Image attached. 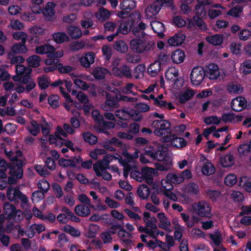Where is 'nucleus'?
<instances>
[{
	"mask_svg": "<svg viewBox=\"0 0 251 251\" xmlns=\"http://www.w3.org/2000/svg\"><path fill=\"white\" fill-rule=\"evenodd\" d=\"M95 55L92 52H88L82 56L79 59V62L82 66L88 68L95 61Z\"/></svg>",
	"mask_w": 251,
	"mask_h": 251,
	"instance_id": "obj_30",
	"label": "nucleus"
},
{
	"mask_svg": "<svg viewBox=\"0 0 251 251\" xmlns=\"http://www.w3.org/2000/svg\"><path fill=\"white\" fill-rule=\"evenodd\" d=\"M206 40L214 46H220L223 42V36L221 34H215L206 37Z\"/></svg>",
	"mask_w": 251,
	"mask_h": 251,
	"instance_id": "obj_41",
	"label": "nucleus"
},
{
	"mask_svg": "<svg viewBox=\"0 0 251 251\" xmlns=\"http://www.w3.org/2000/svg\"><path fill=\"white\" fill-rule=\"evenodd\" d=\"M140 38L132 39L130 43L131 50L138 53L149 50L152 46L151 43L148 41L147 37L144 36Z\"/></svg>",
	"mask_w": 251,
	"mask_h": 251,
	"instance_id": "obj_7",
	"label": "nucleus"
},
{
	"mask_svg": "<svg viewBox=\"0 0 251 251\" xmlns=\"http://www.w3.org/2000/svg\"><path fill=\"white\" fill-rule=\"evenodd\" d=\"M137 194L142 199H147L150 194L149 187L146 185H140L137 189Z\"/></svg>",
	"mask_w": 251,
	"mask_h": 251,
	"instance_id": "obj_50",
	"label": "nucleus"
},
{
	"mask_svg": "<svg viewBox=\"0 0 251 251\" xmlns=\"http://www.w3.org/2000/svg\"><path fill=\"white\" fill-rule=\"evenodd\" d=\"M163 193L165 196L174 201H180L183 204H188L190 201V199L186 194H181L178 191H163Z\"/></svg>",
	"mask_w": 251,
	"mask_h": 251,
	"instance_id": "obj_15",
	"label": "nucleus"
},
{
	"mask_svg": "<svg viewBox=\"0 0 251 251\" xmlns=\"http://www.w3.org/2000/svg\"><path fill=\"white\" fill-rule=\"evenodd\" d=\"M195 94L194 90L190 88H185L180 92L178 99L180 103H184L191 99Z\"/></svg>",
	"mask_w": 251,
	"mask_h": 251,
	"instance_id": "obj_28",
	"label": "nucleus"
},
{
	"mask_svg": "<svg viewBox=\"0 0 251 251\" xmlns=\"http://www.w3.org/2000/svg\"><path fill=\"white\" fill-rule=\"evenodd\" d=\"M234 157L230 154L222 156L220 157L219 163L223 167H229L234 164Z\"/></svg>",
	"mask_w": 251,
	"mask_h": 251,
	"instance_id": "obj_39",
	"label": "nucleus"
},
{
	"mask_svg": "<svg viewBox=\"0 0 251 251\" xmlns=\"http://www.w3.org/2000/svg\"><path fill=\"white\" fill-rule=\"evenodd\" d=\"M54 41L57 43H62L69 40V36L64 32H57L52 35Z\"/></svg>",
	"mask_w": 251,
	"mask_h": 251,
	"instance_id": "obj_52",
	"label": "nucleus"
},
{
	"mask_svg": "<svg viewBox=\"0 0 251 251\" xmlns=\"http://www.w3.org/2000/svg\"><path fill=\"white\" fill-rule=\"evenodd\" d=\"M143 220L148 228L154 230L157 226L156 225V219L154 217H151L149 212H145L143 213Z\"/></svg>",
	"mask_w": 251,
	"mask_h": 251,
	"instance_id": "obj_34",
	"label": "nucleus"
},
{
	"mask_svg": "<svg viewBox=\"0 0 251 251\" xmlns=\"http://www.w3.org/2000/svg\"><path fill=\"white\" fill-rule=\"evenodd\" d=\"M238 186L245 192L251 193V179L249 177L246 176L240 177Z\"/></svg>",
	"mask_w": 251,
	"mask_h": 251,
	"instance_id": "obj_35",
	"label": "nucleus"
},
{
	"mask_svg": "<svg viewBox=\"0 0 251 251\" xmlns=\"http://www.w3.org/2000/svg\"><path fill=\"white\" fill-rule=\"evenodd\" d=\"M240 71L241 73L247 75L251 73V61L247 60L244 62L240 66Z\"/></svg>",
	"mask_w": 251,
	"mask_h": 251,
	"instance_id": "obj_64",
	"label": "nucleus"
},
{
	"mask_svg": "<svg viewBox=\"0 0 251 251\" xmlns=\"http://www.w3.org/2000/svg\"><path fill=\"white\" fill-rule=\"evenodd\" d=\"M209 236L212 241L211 246L213 248L219 247L225 250V248L221 245L222 242L223 241V237L220 232L218 231H215L212 233H210Z\"/></svg>",
	"mask_w": 251,
	"mask_h": 251,
	"instance_id": "obj_25",
	"label": "nucleus"
},
{
	"mask_svg": "<svg viewBox=\"0 0 251 251\" xmlns=\"http://www.w3.org/2000/svg\"><path fill=\"white\" fill-rule=\"evenodd\" d=\"M171 58L174 63L178 64L184 61L185 58V55L183 51L180 49H177L172 52Z\"/></svg>",
	"mask_w": 251,
	"mask_h": 251,
	"instance_id": "obj_37",
	"label": "nucleus"
},
{
	"mask_svg": "<svg viewBox=\"0 0 251 251\" xmlns=\"http://www.w3.org/2000/svg\"><path fill=\"white\" fill-rule=\"evenodd\" d=\"M72 80L75 86L79 89L85 90L88 89V84L83 79H85V75L83 74H78L73 73L71 75Z\"/></svg>",
	"mask_w": 251,
	"mask_h": 251,
	"instance_id": "obj_19",
	"label": "nucleus"
},
{
	"mask_svg": "<svg viewBox=\"0 0 251 251\" xmlns=\"http://www.w3.org/2000/svg\"><path fill=\"white\" fill-rule=\"evenodd\" d=\"M205 72L201 67H196L193 69L190 75L191 81L193 85L198 86L204 78Z\"/></svg>",
	"mask_w": 251,
	"mask_h": 251,
	"instance_id": "obj_16",
	"label": "nucleus"
},
{
	"mask_svg": "<svg viewBox=\"0 0 251 251\" xmlns=\"http://www.w3.org/2000/svg\"><path fill=\"white\" fill-rule=\"evenodd\" d=\"M113 75L120 77H130L131 76V72L128 67L125 65L122 67L121 69L118 67H115L113 69Z\"/></svg>",
	"mask_w": 251,
	"mask_h": 251,
	"instance_id": "obj_36",
	"label": "nucleus"
},
{
	"mask_svg": "<svg viewBox=\"0 0 251 251\" xmlns=\"http://www.w3.org/2000/svg\"><path fill=\"white\" fill-rule=\"evenodd\" d=\"M105 88L106 89V91L105 92L106 100L105 105L103 107L105 110H109L112 107H116L118 100L131 102H135L137 100V99L134 98H129L121 96L119 91L115 88H111L107 86Z\"/></svg>",
	"mask_w": 251,
	"mask_h": 251,
	"instance_id": "obj_4",
	"label": "nucleus"
},
{
	"mask_svg": "<svg viewBox=\"0 0 251 251\" xmlns=\"http://www.w3.org/2000/svg\"><path fill=\"white\" fill-rule=\"evenodd\" d=\"M114 160H118L120 164L123 161L122 157L118 154L114 155L107 154L103 157L101 161H98L96 163H100V166H102L103 168H108L110 163Z\"/></svg>",
	"mask_w": 251,
	"mask_h": 251,
	"instance_id": "obj_21",
	"label": "nucleus"
},
{
	"mask_svg": "<svg viewBox=\"0 0 251 251\" xmlns=\"http://www.w3.org/2000/svg\"><path fill=\"white\" fill-rule=\"evenodd\" d=\"M160 10V7L158 6L156 2H154L145 9V13L147 19H152L155 17Z\"/></svg>",
	"mask_w": 251,
	"mask_h": 251,
	"instance_id": "obj_24",
	"label": "nucleus"
},
{
	"mask_svg": "<svg viewBox=\"0 0 251 251\" xmlns=\"http://www.w3.org/2000/svg\"><path fill=\"white\" fill-rule=\"evenodd\" d=\"M193 211L201 217H210L211 207L210 204L205 201L195 202L192 204Z\"/></svg>",
	"mask_w": 251,
	"mask_h": 251,
	"instance_id": "obj_9",
	"label": "nucleus"
},
{
	"mask_svg": "<svg viewBox=\"0 0 251 251\" xmlns=\"http://www.w3.org/2000/svg\"><path fill=\"white\" fill-rule=\"evenodd\" d=\"M151 26L154 32L158 34H162L165 30V27L163 23L154 21L151 23Z\"/></svg>",
	"mask_w": 251,
	"mask_h": 251,
	"instance_id": "obj_53",
	"label": "nucleus"
},
{
	"mask_svg": "<svg viewBox=\"0 0 251 251\" xmlns=\"http://www.w3.org/2000/svg\"><path fill=\"white\" fill-rule=\"evenodd\" d=\"M7 197L10 201H16L20 200L23 207L28 205V199L26 196L19 191L18 188L9 187L7 191Z\"/></svg>",
	"mask_w": 251,
	"mask_h": 251,
	"instance_id": "obj_10",
	"label": "nucleus"
},
{
	"mask_svg": "<svg viewBox=\"0 0 251 251\" xmlns=\"http://www.w3.org/2000/svg\"><path fill=\"white\" fill-rule=\"evenodd\" d=\"M145 153L141 155L140 157V161L143 164L149 163V159L146 156L147 155L152 159L162 162V163L156 165L157 170L159 171L168 170L172 165V159L166 155L164 148L158 144L155 143L152 146L147 147Z\"/></svg>",
	"mask_w": 251,
	"mask_h": 251,
	"instance_id": "obj_1",
	"label": "nucleus"
},
{
	"mask_svg": "<svg viewBox=\"0 0 251 251\" xmlns=\"http://www.w3.org/2000/svg\"><path fill=\"white\" fill-rule=\"evenodd\" d=\"M14 229L17 230L19 235L23 236L25 234L29 238H33L35 234L34 229H31V226L27 229L25 232L24 229L22 228L19 226H16Z\"/></svg>",
	"mask_w": 251,
	"mask_h": 251,
	"instance_id": "obj_48",
	"label": "nucleus"
},
{
	"mask_svg": "<svg viewBox=\"0 0 251 251\" xmlns=\"http://www.w3.org/2000/svg\"><path fill=\"white\" fill-rule=\"evenodd\" d=\"M30 126L28 127L29 132L33 136H36L40 132V128L37 122L32 119L30 120Z\"/></svg>",
	"mask_w": 251,
	"mask_h": 251,
	"instance_id": "obj_56",
	"label": "nucleus"
},
{
	"mask_svg": "<svg viewBox=\"0 0 251 251\" xmlns=\"http://www.w3.org/2000/svg\"><path fill=\"white\" fill-rule=\"evenodd\" d=\"M6 155L10 157L11 161L9 167L10 174L17 179H20L23 176L22 166L24 163V157L22 155L21 151H18L15 155L11 157L13 152L5 151Z\"/></svg>",
	"mask_w": 251,
	"mask_h": 251,
	"instance_id": "obj_5",
	"label": "nucleus"
},
{
	"mask_svg": "<svg viewBox=\"0 0 251 251\" xmlns=\"http://www.w3.org/2000/svg\"><path fill=\"white\" fill-rule=\"evenodd\" d=\"M35 50L38 54H47L48 57H50L51 54L56 50V49L52 46L46 44L36 47Z\"/></svg>",
	"mask_w": 251,
	"mask_h": 251,
	"instance_id": "obj_32",
	"label": "nucleus"
},
{
	"mask_svg": "<svg viewBox=\"0 0 251 251\" xmlns=\"http://www.w3.org/2000/svg\"><path fill=\"white\" fill-rule=\"evenodd\" d=\"M161 69L160 63L158 61H155L151 64L148 68L149 74L152 76H156Z\"/></svg>",
	"mask_w": 251,
	"mask_h": 251,
	"instance_id": "obj_51",
	"label": "nucleus"
},
{
	"mask_svg": "<svg viewBox=\"0 0 251 251\" xmlns=\"http://www.w3.org/2000/svg\"><path fill=\"white\" fill-rule=\"evenodd\" d=\"M24 27V24L18 19L11 20L8 25V27L15 30L23 29Z\"/></svg>",
	"mask_w": 251,
	"mask_h": 251,
	"instance_id": "obj_63",
	"label": "nucleus"
},
{
	"mask_svg": "<svg viewBox=\"0 0 251 251\" xmlns=\"http://www.w3.org/2000/svg\"><path fill=\"white\" fill-rule=\"evenodd\" d=\"M13 37L16 40H21L22 43L25 44L28 38V35L25 32L18 31L13 33Z\"/></svg>",
	"mask_w": 251,
	"mask_h": 251,
	"instance_id": "obj_62",
	"label": "nucleus"
},
{
	"mask_svg": "<svg viewBox=\"0 0 251 251\" xmlns=\"http://www.w3.org/2000/svg\"><path fill=\"white\" fill-rule=\"evenodd\" d=\"M116 232V228L115 226H112L110 228V230L106 231L103 233H102L100 237L101 239L102 240L103 243L106 244L107 243H110L112 241V237L111 234L110 233H111L112 234L115 233Z\"/></svg>",
	"mask_w": 251,
	"mask_h": 251,
	"instance_id": "obj_47",
	"label": "nucleus"
},
{
	"mask_svg": "<svg viewBox=\"0 0 251 251\" xmlns=\"http://www.w3.org/2000/svg\"><path fill=\"white\" fill-rule=\"evenodd\" d=\"M183 190L184 194L187 193L190 195H197L199 192V187L197 184L190 182L184 186Z\"/></svg>",
	"mask_w": 251,
	"mask_h": 251,
	"instance_id": "obj_40",
	"label": "nucleus"
},
{
	"mask_svg": "<svg viewBox=\"0 0 251 251\" xmlns=\"http://www.w3.org/2000/svg\"><path fill=\"white\" fill-rule=\"evenodd\" d=\"M31 73V69L26 68L22 65H17V75L13 76V79L15 81H22L23 83H27L30 79V74Z\"/></svg>",
	"mask_w": 251,
	"mask_h": 251,
	"instance_id": "obj_11",
	"label": "nucleus"
},
{
	"mask_svg": "<svg viewBox=\"0 0 251 251\" xmlns=\"http://www.w3.org/2000/svg\"><path fill=\"white\" fill-rule=\"evenodd\" d=\"M156 172V171L154 169L144 167L141 169V172L137 171H132L130 173V177L139 182L145 181L146 182L150 185L152 184V188L156 190V192L158 194L163 190L156 183H153V178Z\"/></svg>",
	"mask_w": 251,
	"mask_h": 251,
	"instance_id": "obj_2",
	"label": "nucleus"
},
{
	"mask_svg": "<svg viewBox=\"0 0 251 251\" xmlns=\"http://www.w3.org/2000/svg\"><path fill=\"white\" fill-rule=\"evenodd\" d=\"M75 211L78 216L85 217L90 214L91 210L88 206L79 204L76 206Z\"/></svg>",
	"mask_w": 251,
	"mask_h": 251,
	"instance_id": "obj_43",
	"label": "nucleus"
},
{
	"mask_svg": "<svg viewBox=\"0 0 251 251\" xmlns=\"http://www.w3.org/2000/svg\"><path fill=\"white\" fill-rule=\"evenodd\" d=\"M67 32L73 39L79 38L82 35L80 29L75 26H70L67 29Z\"/></svg>",
	"mask_w": 251,
	"mask_h": 251,
	"instance_id": "obj_49",
	"label": "nucleus"
},
{
	"mask_svg": "<svg viewBox=\"0 0 251 251\" xmlns=\"http://www.w3.org/2000/svg\"><path fill=\"white\" fill-rule=\"evenodd\" d=\"M139 153L138 150H136L132 155L129 154L126 151L123 152V155L125 157V159L121 164L124 167V176L125 178L128 176V173L130 171L131 168L136 166L134 164V160L139 157Z\"/></svg>",
	"mask_w": 251,
	"mask_h": 251,
	"instance_id": "obj_8",
	"label": "nucleus"
},
{
	"mask_svg": "<svg viewBox=\"0 0 251 251\" xmlns=\"http://www.w3.org/2000/svg\"><path fill=\"white\" fill-rule=\"evenodd\" d=\"M164 142L167 143V145H171L177 148H182L186 145V142L183 138L177 137L172 134L164 139Z\"/></svg>",
	"mask_w": 251,
	"mask_h": 251,
	"instance_id": "obj_18",
	"label": "nucleus"
},
{
	"mask_svg": "<svg viewBox=\"0 0 251 251\" xmlns=\"http://www.w3.org/2000/svg\"><path fill=\"white\" fill-rule=\"evenodd\" d=\"M49 142L50 144H53L58 147H61L64 145L67 148L70 149L71 151L75 152H79L80 150L79 148L74 147L73 143L70 140H63L62 138H55L53 135H50L49 137Z\"/></svg>",
	"mask_w": 251,
	"mask_h": 251,
	"instance_id": "obj_14",
	"label": "nucleus"
},
{
	"mask_svg": "<svg viewBox=\"0 0 251 251\" xmlns=\"http://www.w3.org/2000/svg\"><path fill=\"white\" fill-rule=\"evenodd\" d=\"M167 178L168 180H169L172 183L176 184H178L182 183L179 173L168 174L167 176Z\"/></svg>",
	"mask_w": 251,
	"mask_h": 251,
	"instance_id": "obj_61",
	"label": "nucleus"
},
{
	"mask_svg": "<svg viewBox=\"0 0 251 251\" xmlns=\"http://www.w3.org/2000/svg\"><path fill=\"white\" fill-rule=\"evenodd\" d=\"M81 161H82V158L80 156H77L72 159L61 158L59 161L58 164L60 166L63 167H75Z\"/></svg>",
	"mask_w": 251,
	"mask_h": 251,
	"instance_id": "obj_27",
	"label": "nucleus"
},
{
	"mask_svg": "<svg viewBox=\"0 0 251 251\" xmlns=\"http://www.w3.org/2000/svg\"><path fill=\"white\" fill-rule=\"evenodd\" d=\"M26 61L29 66L37 67L40 65L41 58L36 55H33L29 57L27 59Z\"/></svg>",
	"mask_w": 251,
	"mask_h": 251,
	"instance_id": "obj_55",
	"label": "nucleus"
},
{
	"mask_svg": "<svg viewBox=\"0 0 251 251\" xmlns=\"http://www.w3.org/2000/svg\"><path fill=\"white\" fill-rule=\"evenodd\" d=\"M116 116L123 120H126L129 118H132L136 121H140L142 119V115L135 110L130 108L124 109L117 110L116 112Z\"/></svg>",
	"mask_w": 251,
	"mask_h": 251,
	"instance_id": "obj_13",
	"label": "nucleus"
},
{
	"mask_svg": "<svg viewBox=\"0 0 251 251\" xmlns=\"http://www.w3.org/2000/svg\"><path fill=\"white\" fill-rule=\"evenodd\" d=\"M100 163H95L93 165V169L98 176H102V177L106 180H109L111 178V175L106 171L107 168H103L102 166L99 165Z\"/></svg>",
	"mask_w": 251,
	"mask_h": 251,
	"instance_id": "obj_31",
	"label": "nucleus"
},
{
	"mask_svg": "<svg viewBox=\"0 0 251 251\" xmlns=\"http://www.w3.org/2000/svg\"><path fill=\"white\" fill-rule=\"evenodd\" d=\"M113 48L115 50L121 53H125L128 50L126 44L125 42L122 40L116 42Z\"/></svg>",
	"mask_w": 251,
	"mask_h": 251,
	"instance_id": "obj_57",
	"label": "nucleus"
},
{
	"mask_svg": "<svg viewBox=\"0 0 251 251\" xmlns=\"http://www.w3.org/2000/svg\"><path fill=\"white\" fill-rule=\"evenodd\" d=\"M118 235L122 244L126 248H131L132 243V235L131 233L121 229L118 231Z\"/></svg>",
	"mask_w": 251,
	"mask_h": 251,
	"instance_id": "obj_22",
	"label": "nucleus"
},
{
	"mask_svg": "<svg viewBox=\"0 0 251 251\" xmlns=\"http://www.w3.org/2000/svg\"><path fill=\"white\" fill-rule=\"evenodd\" d=\"M206 161L203 164L201 168V173L203 175L206 176H210L213 174L215 171V169L212 163L208 160H206L204 156L202 155L201 157V161Z\"/></svg>",
	"mask_w": 251,
	"mask_h": 251,
	"instance_id": "obj_26",
	"label": "nucleus"
},
{
	"mask_svg": "<svg viewBox=\"0 0 251 251\" xmlns=\"http://www.w3.org/2000/svg\"><path fill=\"white\" fill-rule=\"evenodd\" d=\"M63 231L69 233L72 236L79 237L80 235V231L75 227L69 225H66L63 227Z\"/></svg>",
	"mask_w": 251,
	"mask_h": 251,
	"instance_id": "obj_59",
	"label": "nucleus"
},
{
	"mask_svg": "<svg viewBox=\"0 0 251 251\" xmlns=\"http://www.w3.org/2000/svg\"><path fill=\"white\" fill-rule=\"evenodd\" d=\"M100 226L98 225L90 224L85 233V236L89 238H94L97 235Z\"/></svg>",
	"mask_w": 251,
	"mask_h": 251,
	"instance_id": "obj_42",
	"label": "nucleus"
},
{
	"mask_svg": "<svg viewBox=\"0 0 251 251\" xmlns=\"http://www.w3.org/2000/svg\"><path fill=\"white\" fill-rule=\"evenodd\" d=\"M157 217L159 221L158 226L160 228L168 232L172 231V229L171 228V221L165 213L163 212L158 213L157 214Z\"/></svg>",
	"mask_w": 251,
	"mask_h": 251,
	"instance_id": "obj_20",
	"label": "nucleus"
},
{
	"mask_svg": "<svg viewBox=\"0 0 251 251\" xmlns=\"http://www.w3.org/2000/svg\"><path fill=\"white\" fill-rule=\"evenodd\" d=\"M55 4L51 2H48L47 6L43 11V13L47 20H51L54 15L53 9Z\"/></svg>",
	"mask_w": 251,
	"mask_h": 251,
	"instance_id": "obj_38",
	"label": "nucleus"
},
{
	"mask_svg": "<svg viewBox=\"0 0 251 251\" xmlns=\"http://www.w3.org/2000/svg\"><path fill=\"white\" fill-rule=\"evenodd\" d=\"M12 51L15 53L21 54L25 53L27 51V49L25 44H16L12 47Z\"/></svg>",
	"mask_w": 251,
	"mask_h": 251,
	"instance_id": "obj_60",
	"label": "nucleus"
},
{
	"mask_svg": "<svg viewBox=\"0 0 251 251\" xmlns=\"http://www.w3.org/2000/svg\"><path fill=\"white\" fill-rule=\"evenodd\" d=\"M213 8H224L220 4L213 3L212 0H198L195 7L196 13L201 18L206 17V10L209 9L208 15L210 19H214L221 14L219 10H215Z\"/></svg>",
	"mask_w": 251,
	"mask_h": 251,
	"instance_id": "obj_3",
	"label": "nucleus"
},
{
	"mask_svg": "<svg viewBox=\"0 0 251 251\" xmlns=\"http://www.w3.org/2000/svg\"><path fill=\"white\" fill-rule=\"evenodd\" d=\"M238 182L236 175L233 173H229L224 178V184L228 187H232Z\"/></svg>",
	"mask_w": 251,
	"mask_h": 251,
	"instance_id": "obj_46",
	"label": "nucleus"
},
{
	"mask_svg": "<svg viewBox=\"0 0 251 251\" xmlns=\"http://www.w3.org/2000/svg\"><path fill=\"white\" fill-rule=\"evenodd\" d=\"M108 70L102 67H96L94 70L92 75L93 76L98 79L103 78L105 75L109 74Z\"/></svg>",
	"mask_w": 251,
	"mask_h": 251,
	"instance_id": "obj_45",
	"label": "nucleus"
},
{
	"mask_svg": "<svg viewBox=\"0 0 251 251\" xmlns=\"http://www.w3.org/2000/svg\"><path fill=\"white\" fill-rule=\"evenodd\" d=\"M173 24L177 27H181L187 25L188 28H193L195 24L191 19H188L187 23L180 16H175L173 18Z\"/></svg>",
	"mask_w": 251,
	"mask_h": 251,
	"instance_id": "obj_29",
	"label": "nucleus"
},
{
	"mask_svg": "<svg viewBox=\"0 0 251 251\" xmlns=\"http://www.w3.org/2000/svg\"><path fill=\"white\" fill-rule=\"evenodd\" d=\"M151 126L155 129L154 133L156 135L163 137V142L167 136L171 134L170 124L166 120H155L152 123Z\"/></svg>",
	"mask_w": 251,
	"mask_h": 251,
	"instance_id": "obj_6",
	"label": "nucleus"
},
{
	"mask_svg": "<svg viewBox=\"0 0 251 251\" xmlns=\"http://www.w3.org/2000/svg\"><path fill=\"white\" fill-rule=\"evenodd\" d=\"M3 210L4 214L9 219H13L15 221L19 222L23 217L22 212L20 210H17L14 205L12 204L5 203Z\"/></svg>",
	"mask_w": 251,
	"mask_h": 251,
	"instance_id": "obj_12",
	"label": "nucleus"
},
{
	"mask_svg": "<svg viewBox=\"0 0 251 251\" xmlns=\"http://www.w3.org/2000/svg\"><path fill=\"white\" fill-rule=\"evenodd\" d=\"M247 106V101L242 97H238L234 99L231 102L232 109L235 111H240Z\"/></svg>",
	"mask_w": 251,
	"mask_h": 251,
	"instance_id": "obj_23",
	"label": "nucleus"
},
{
	"mask_svg": "<svg viewBox=\"0 0 251 251\" xmlns=\"http://www.w3.org/2000/svg\"><path fill=\"white\" fill-rule=\"evenodd\" d=\"M205 72L207 76L211 80L221 79L225 76L220 72L218 65L213 63L209 64Z\"/></svg>",
	"mask_w": 251,
	"mask_h": 251,
	"instance_id": "obj_17",
	"label": "nucleus"
},
{
	"mask_svg": "<svg viewBox=\"0 0 251 251\" xmlns=\"http://www.w3.org/2000/svg\"><path fill=\"white\" fill-rule=\"evenodd\" d=\"M178 70L174 67H171L168 69L166 72V77L169 80L175 79L178 76Z\"/></svg>",
	"mask_w": 251,
	"mask_h": 251,
	"instance_id": "obj_54",
	"label": "nucleus"
},
{
	"mask_svg": "<svg viewBox=\"0 0 251 251\" xmlns=\"http://www.w3.org/2000/svg\"><path fill=\"white\" fill-rule=\"evenodd\" d=\"M60 91L66 100V102L64 103L65 108L68 110H70V106L73 104V100L71 99L69 95L67 92L64 91V89L61 86L60 87Z\"/></svg>",
	"mask_w": 251,
	"mask_h": 251,
	"instance_id": "obj_58",
	"label": "nucleus"
},
{
	"mask_svg": "<svg viewBox=\"0 0 251 251\" xmlns=\"http://www.w3.org/2000/svg\"><path fill=\"white\" fill-rule=\"evenodd\" d=\"M110 15V12L103 7L100 8L99 10L95 13V16L97 19L102 22L108 19Z\"/></svg>",
	"mask_w": 251,
	"mask_h": 251,
	"instance_id": "obj_44",
	"label": "nucleus"
},
{
	"mask_svg": "<svg viewBox=\"0 0 251 251\" xmlns=\"http://www.w3.org/2000/svg\"><path fill=\"white\" fill-rule=\"evenodd\" d=\"M186 36L182 33H177L168 39V42L170 46H177L182 44L185 40Z\"/></svg>",
	"mask_w": 251,
	"mask_h": 251,
	"instance_id": "obj_33",
	"label": "nucleus"
}]
</instances>
